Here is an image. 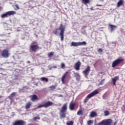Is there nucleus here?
Wrapping results in <instances>:
<instances>
[{"instance_id": "obj_1", "label": "nucleus", "mask_w": 125, "mask_h": 125, "mask_svg": "<svg viewBox=\"0 0 125 125\" xmlns=\"http://www.w3.org/2000/svg\"><path fill=\"white\" fill-rule=\"evenodd\" d=\"M58 30L61 31V32L60 33V36H61V40L62 42H63L64 41V32H65V26H63V24H61L60 25V27L54 31L55 35L58 34Z\"/></svg>"}, {"instance_id": "obj_2", "label": "nucleus", "mask_w": 125, "mask_h": 125, "mask_svg": "<svg viewBox=\"0 0 125 125\" xmlns=\"http://www.w3.org/2000/svg\"><path fill=\"white\" fill-rule=\"evenodd\" d=\"M71 79V71H66L62 76V83L63 84H65L66 83V82L68 81V80Z\"/></svg>"}, {"instance_id": "obj_3", "label": "nucleus", "mask_w": 125, "mask_h": 125, "mask_svg": "<svg viewBox=\"0 0 125 125\" xmlns=\"http://www.w3.org/2000/svg\"><path fill=\"white\" fill-rule=\"evenodd\" d=\"M99 93V92L97 90H95L93 91L92 93L88 95L85 98V99L84 100V103H86V102H87V101H88V100L90 99L91 97H93L94 95L98 94Z\"/></svg>"}, {"instance_id": "obj_4", "label": "nucleus", "mask_w": 125, "mask_h": 125, "mask_svg": "<svg viewBox=\"0 0 125 125\" xmlns=\"http://www.w3.org/2000/svg\"><path fill=\"white\" fill-rule=\"evenodd\" d=\"M67 110V104H64L62 107V109L60 112V116L61 119H63L66 117L65 112Z\"/></svg>"}, {"instance_id": "obj_5", "label": "nucleus", "mask_w": 125, "mask_h": 125, "mask_svg": "<svg viewBox=\"0 0 125 125\" xmlns=\"http://www.w3.org/2000/svg\"><path fill=\"white\" fill-rule=\"evenodd\" d=\"M16 14V12L14 11H10L6 12L5 14H3L1 15V18H7V17H9L11 15H14Z\"/></svg>"}, {"instance_id": "obj_6", "label": "nucleus", "mask_w": 125, "mask_h": 125, "mask_svg": "<svg viewBox=\"0 0 125 125\" xmlns=\"http://www.w3.org/2000/svg\"><path fill=\"white\" fill-rule=\"evenodd\" d=\"M112 124V119H104L98 124V125H111Z\"/></svg>"}, {"instance_id": "obj_7", "label": "nucleus", "mask_w": 125, "mask_h": 125, "mask_svg": "<svg viewBox=\"0 0 125 125\" xmlns=\"http://www.w3.org/2000/svg\"><path fill=\"white\" fill-rule=\"evenodd\" d=\"M34 43H36V42H32V43L30 45V49H31L32 51L33 52H37V50L39 49V45H34Z\"/></svg>"}, {"instance_id": "obj_8", "label": "nucleus", "mask_w": 125, "mask_h": 125, "mask_svg": "<svg viewBox=\"0 0 125 125\" xmlns=\"http://www.w3.org/2000/svg\"><path fill=\"white\" fill-rule=\"evenodd\" d=\"M1 56L3 58H8L9 57V53L6 49L3 50L1 52Z\"/></svg>"}, {"instance_id": "obj_9", "label": "nucleus", "mask_w": 125, "mask_h": 125, "mask_svg": "<svg viewBox=\"0 0 125 125\" xmlns=\"http://www.w3.org/2000/svg\"><path fill=\"white\" fill-rule=\"evenodd\" d=\"M122 61H123V60H121V59H117L114 61L112 62V67H113V68L116 67V66H118L119 64H120L121 63H122Z\"/></svg>"}, {"instance_id": "obj_10", "label": "nucleus", "mask_w": 125, "mask_h": 125, "mask_svg": "<svg viewBox=\"0 0 125 125\" xmlns=\"http://www.w3.org/2000/svg\"><path fill=\"white\" fill-rule=\"evenodd\" d=\"M90 72V66H87V68L83 71V74L85 78H87V76H88V74Z\"/></svg>"}, {"instance_id": "obj_11", "label": "nucleus", "mask_w": 125, "mask_h": 125, "mask_svg": "<svg viewBox=\"0 0 125 125\" xmlns=\"http://www.w3.org/2000/svg\"><path fill=\"white\" fill-rule=\"evenodd\" d=\"M13 125H26V122L23 120L17 121Z\"/></svg>"}, {"instance_id": "obj_12", "label": "nucleus", "mask_w": 125, "mask_h": 125, "mask_svg": "<svg viewBox=\"0 0 125 125\" xmlns=\"http://www.w3.org/2000/svg\"><path fill=\"white\" fill-rule=\"evenodd\" d=\"M53 103L48 101L44 104V108H47V107H50V106H52Z\"/></svg>"}, {"instance_id": "obj_13", "label": "nucleus", "mask_w": 125, "mask_h": 125, "mask_svg": "<svg viewBox=\"0 0 125 125\" xmlns=\"http://www.w3.org/2000/svg\"><path fill=\"white\" fill-rule=\"evenodd\" d=\"M80 67H81V62L78 61L75 63V70H76V71H79L80 70Z\"/></svg>"}, {"instance_id": "obj_14", "label": "nucleus", "mask_w": 125, "mask_h": 125, "mask_svg": "<svg viewBox=\"0 0 125 125\" xmlns=\"http://www.w3.org/2000/svg\"><path fill=\"white\" fill-rule=\"evenodd\" d=\"M69 109L71 111H73V110L75 109V104L73 103V101H72L70 103Z\"/></svg>"}, {"instance_id": "obj_15", "label": "nucleus", "mask_w": 125, "mask_h": 125, "mask_svg": "<svg viewBox=\"0 0 125 125\" xmlns=\"http://www.w3.org/2000/svg\"><path fill=\"white\" fill-rule=\"evenodd\" d=\"M31 106H32V103L30 102L27 103L25 106L26 110H28V109H30V108H31Z\"/></svg>"}, {"instance_id": "obj_16", "label": "nucleus", "mask_w": 125, "mask_h": 125, "mask_svg": "<svg viewBox=\"0 0 125 125\" xmlns=\"http://www.w3.org/2000/svg\"><path fill=\"white\" fill-rule=\"evenodd\" d=\"M70 46H80L79 42H72L70 44Z\"/></svg>"}, {"instance_id": "obj_17", "label": "nucleus", "mask_w": 125, "mask_h": 125, "mask_svg": "<svg viewBox=\"0 0 125 125\" xmlns=\"http://www.w3.org/2000/svg\"><path fill=\"white\" fill-rule=\"evenodd\" d=\"M110 32H113L114 31V30H116V29H117L118 28V27H117V26L116 25H114L113 24H110Z\"/></svg>"}, {"instance_id": "obj_18", "label": "nucleus", "mask_w": 125, "mask_h": 125, "mask_svg": "<svg viewBox=\"0 0 125 125\" xmlns=\"http://www.w3.org/2000/svg\"><path fill=\"white\" fill-rule=\"evenodd\" d=\"M32 101H36V100H40V99L38 97V96L36 95H33L32 96V99H31Z\"/></svg>"}, {"instance_id": "obj_19", "label": "nucleus", "mask_w": 125, "mask_h": 125, "mask_svg": "<svg viewBox=\"0 0 125 125\" xmlns=\"http://www.w3.org/2000/svg\"><path fill=\"white\" fill-rule=\"evenodd\" d=\"M96 116H97V113L95 111H92L90 112V116H91V118H94V117H96Z\"/></svg>"}, {"instance_id": "obj_20", "label": "nucleus", "mask_w": 125, "mask_h": 125, "mask_svg": "<svg viewBox=\"0 0 125 125\" xmlns=\"http://www.w3.org/2000/svg\"><path fill=\"white\" fill-rule=\"evenodd\" d=\"M74 77L76 78V80L77 81H80V79H81V76H80V74H79V73H74Z\"/></svg>"}, {"instance_id": "obj_21", "label": "nucleus", "mask_w": 125, "mask_h": 125, "mask_svg": "<svg viewBox=\"0 0 125 125\" xmlns=\"http://www.w3.org/2000/svg\"><path fill=\"white\" fill-rule=\"evenodd\" d=\"M123 0H120L118 3H117V7H120L121 5H123Z\"/></svg>"}, {"instance_id": "obj_22", "label": "nucleus", "mask_w": 125, "mask_h": 125, "mask_svg": "<svg viewBox=\"0 0 125 125\" xmlns=\"http://www.w3.org/2000/svg\"><path fill=\"white\" fill-rule=\"evenodd\" d=\"M41 80L42 81V82H46V83L48 82V79L45 77L41 78Z\"/></svg>"}, {"instance_id": "obj_23", "label": "nucleus", "mask_w": 125, "mask_h": 125, "mask_svg": "<svg viewBox=\"0 0 125 125\" xmlns=\"http://www.w3.org/2000/svg\"><path fill=\"white\" fill-rule=\"evenodd\" d=\"M78 116H83V110H80L78 111L77 112Z\"/></svg>"}, {"instance_id": "obj_24", "label": "nucleus", "mask_w": 125, "mask_h": 125, "mask_svg": "<svg viewBox=\"0 0 125 125\" xmlns=\"http://www.w3.org/2000/svg\"><path fill=\"white\" fill-rule=\"evenodd\" d=\"M82 2L86 4V3H89L90 2V0H82Z\"/></svg>"}, {"instance_id": "obj_25", "label": "nucleus", "mask_w": 125, "mask_h": 125, "mask_svg": "<svg viewBox=\"0 0 125 125\" xmlns=\"http://www.w3.org/2000/svg\"><path fill=\"white\" fill-rule=\"evenodd\" d=\"M79 46L80 45H86V42H79Z\"/></svg>"}, {"instance_id": "obj_26", "label": "nucleus", "mask_w": 125, "mask_h": 125, "mask_svg": "<svg viewBox=\"0 0 125 125\" xmlns=\"http://www.w3.org/2000/svg\"><path fill=\"white\" fill-rule=\"evenodd\" d=\"M49 88L51 89V90H54L56 88V86L55 85H52L49 87Z\"/></svg>"}, {"instance_id": "obj_27", "label": "nucleus", "mask_w": 125, "mask_h": 125, "mask_svg": "<svg viewBox=\"0 0 125 125\" xmlns=\"http://www.w3.org/2000/svg\"><path fill=\"white\" fill-rule=\"evenodd\" d=\"M119 80V77L116 76L114 77L113 79H112V82H117Z\"/></svg>"}, {"instance_id": "obj_28", "label": "nucleus", "mask_w": 125, "mask_h": 125, "mask_svg": "<svg viewBox=\"0 0 125 125\" xmlns=\"http://www.w3.org/2000/svg\"><path fill=\"white\" fill-rule=\"evenodd\" d=\"M104 116H109V111H108V110H105L104 111Z\"/></svg>"}, {"instance_id": "obj_29", "label": "nucleus", "mask_w": 125, "mask_h": 125, "mask_svg": "<svg viewBox=\"0 0 125 125\" xmlns=\"http://www.w3.org/2000/svg\"><path fill=\"white\" fill-rule=\"evenodd\" d=\"M53 54H54V53L51 52L48 54V57H52V56L53 55Z\"/></svg>"}, {"instance_id": "obj_30", "label": "nucleus", "mask_w": 125, "mask_h": 125, "mask_svg": "<svg viewBox=\"0 0 125 125\" xmlns=\"http://www.w3.org/2000/svg\"><path fill=\"white\" fill-rule=\"evenodd\" d=\"M67 125H74V122L73 121H70L66 123Z\"/></svg>"}, {"instance_id": "obj_31", "label": "nucleus", "mask_w": 125, "mask_h": 125, "mask_svg": "<svg viewBox=\"0 0 125 125\" xmlns=\"http://www.w3.org/2000/svg\"><path fill=\"white\" fill-rule=\"evenodd\" d=\"M43 107L44 108V104L39 105L37 107V108H38V109H40V108H42Z\"/></svg>"}, {"instance_id": "obj_32", "label": "nucleus", "mask_w": 125, "mask_h": 125, "mask_svg": "<svg viewBox=\"0 0 125 125\" xmlns=\"http://www.w3.org/2000/svg\"><path fill=\"white\" fill-rule=\"evenodd\" d=\"M34 121H37V120H41V118L40 117H35L33 118Z\"/></svg>"}, {"instance_id": "obj_33", "label": "nucleus", "mask_w": 125, "mask_h": 125, "mask_svg": "<svg viewBox=\"0 0 125 125\" xmlns=\"http://www.w3.org/2000/svg\"><path fill=\"white\" fill-rule=\"evenodd\" d=\"M93 122L92 120H89L88 121H87V125H91V124H92Z\"/></svg>"}, {"instance_id": "obj_34", "label": "nucleus", "mask_w": 125, "mask_h": 125, "mask_svg": "<svg viewBox=\"0 0 125 125\" xmlns=\"http://www.w3.org/2000/svg\"><path fill=\"white\" fill-rule=\"evenodd\" d=\"M98 52L99 53H101L102 52H103V49L102 48H99L98 50Z\"/></svg>"}, {"instance_id": "obj_35", "label": "nucleus", "mask_w": 125, "mask_h": 125, "mask_svg": "<svg viewBox=\"0 0 125 125\" xmlns=\"http://www.w3.org/2000/svg\"><path fill=\"white\" fill-rule=\"evenodd\" d=\"M16 94V92H13L11 94V97H14L15 95Z\"/></svg>"}, {"instance_id": "obj_36", "label": "nucleus", "mask_w": 125, "mask_h": 125, "mask_svg": "<svg viewBox=\"0 0 125 125\" xmlns=\"http://www.w3.org/2000/svg\"><path fill=\"white\" fill-rule=\"evenodd\" d=\"M64 67H65V64H64V63H62L61 68H62V69H64Z\"/></svg>"}, {"instance_id": "obj_37", "label": "nucleus", "mask_w": 125, "mask_h": 125, "mask_svg": "<svg viewBox=\"0 0 125 125\" xmlns=\"http://www.w3.org/2000/svg\"><path fill=\"white\" fill-rule=\"evenodd\" d=\"M104 79L101 81V83H100V84H101V85H102V84L104 83Z\"/></svg>"}, {"instance_id": "obj_38", "label": "nucleus", "mask_w": 125, "mask_h": 125, "mask_svg": "<svg viewBox=\"0 0 125 125\" xmlns=\"http://www.w3.org/2000/svg\"><path fill=\"white\" fill-rule=\"evenodd\" d=\"M15 7H16V9H19V7H18V6L17 5H15Z\"/></svg>"}, {"instance_id": "obj_39", "label": "nucleus", "mask_w": 125, "mask_h": 125, "mask_svg": "<svg viewBox=\"0 0 125 125\" xmlns=\"http://www.w3.org/2000/svg\"><path fill=\"white\" fill-rule=\"evenodd\" d=\"M113 85H116V82H113Z\"/></svg>"}, {"instance_id": "obj_40", "label": "nucleus", "mask_w": 125, "mask_h": 125, "mask_svg": "<svg viewBox=\"0 0 125 125\" xmlns=\"http://www.w3.org/2000/svg\"><path fill=\"white\" fill-rule=\"evenodd\" d=\"M97 6H102L101 4H97Z\"/></svg>"}, {"instance_id": "obj_41", "label": "nucleus", "mask_w": 125, "mask_h": 125, "mask_svg": "<svg viewBox=\"0 0 125 125\" xmlns=\"http://www.w3.org/2000/svg\"><path fill=\"white\" fill-rule=\"evenodd\" d=\"M118 124V122L116 121L114 123V125H116Z\"/></svg>"}, {"instance_id": "obj_42", "label": "nucleus", "mask_w": 125, "mask_h": 125, "mask_svg": "<svg viewBox=\"0 0 125 125\" xmlns=\"http://www.w3.org/2000/svg\"><path fill=\"white\" fill-rule=\"evenodd\" d=\"M30 63H31V62L29 61L27 62V64H30Z\"/></svg>"}, {"instance_id": "obj_43", "label": "nucleus", "mask_w": 125, "mask_h": 125, "mask_svg": "<svg viewBox=\"0 0 125 125\" xmlns=\"http://www.w3.org/2000/svg\"><path fill=\"white\" fill-rule=\"evenodd\" d=\"M53 68H54V69H56V68H57V67L56 66H53Z\"/></svg>"}, {"instance_id": "obj_44", "label": "nucleus", "mask_w": 125, "mask_h": 125, "mask_svg": "<svg viewBox=\"0 0 125 125\" xmlns=\"http://www.w3.org/2000/svg\"><path fill=\"white\" fill-rule=\"evenodd\" d=\"M90 9L91 10H93V8H91Z\"/></svg>"}, {"instance_id": "obj_45", "label": "nucleus", "mask_w": 125, "mask_h": 125, "mask_svg": "<svg viewBox=\"0 0 125 125\" xmlns=\"http://www.w3.org/2000/svg\"><path fill=\"white\" fill-rule=\"evenodd\" d=\"M60 97H62V95H60Z\"/></svg>"}]
</instances>
